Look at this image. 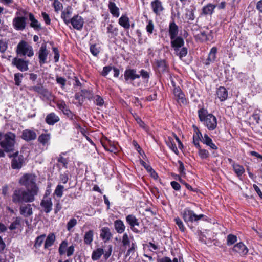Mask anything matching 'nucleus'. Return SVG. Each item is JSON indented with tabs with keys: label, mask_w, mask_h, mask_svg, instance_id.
<instances>
[{
	"label": "nucleus",
	"mask_w": 262,
	"mask_h": 262,
	"mask_svg": "<svg viewBox=\"0 0 262 262\" xmlns=\"http://www.w3.org/2000/svg\"><path fill=\"white\" fill-rule=\"evenodd\" d=\"M35 196L36 195L28 190L19 188L13 191L12 194V201L16 204L31 203L34 201Z\"/></svg>",
	"instance_id": "obj_1"
},
{
	"label": "nucleus",
	"mask_w": 262,
	"mask_h": 262,
	"mask_svg": "<svg viewBox=\"0 0 262 262\" xmlns=\"http://www.w3.org/2000/svg\"><path fill=\"white\" fill-rule=\"evenodd\" d=\"M15 138L16 136L12 132L0 133V146L5 152H10L14 150L16 143Z\"/></svg>",
	"instance_id": "obj_2"
},
{
	"label": "nucleus",
	"mask_w": 262,
	"mask_h": 262,
	"mask_svg": "<svg viewBox=\"0 0 262 262\" xmlns=\"http://www.w3.org/2000/svg\"><path fill=\"white\" fill-rule=\"evenodd\" d=\"M36 178L34 174L26 173L19 179V184L26 187L27 190L35 195H37L39 188L36 183Z\"/></svg>",
	"instance_id": "obj_3"
},
{
	"label": "nucleus",
	"mask_w": 262,
	"mask_h": 262,
	"mask_svg": "<svg viewBox=\"0 0 262 262\" xmlns=\"http://www.w3.org/2000/svg\"><path fill=\"white\" fill-rule=\"evenodd\" d=\"M198 116L200 121L209 130H213L216 128L217 119L213 115L208 114L207 110L202 108L198 110Z\"/></svg>",
	"instance_id": "obj_4"
},
{
	"label": "nucleus",
	"mask_w": 262,
	"mask_h": 262,
	"mask_svg": "<svg viewBox=\"0 0 262 262\" xmlns=\"http://www.w3.org/2000/svg\"><path fill=\"white\" fill-rule=\"evenodd\" d=\"M181 215L185 222L190 226V224L193 223H198L199 221L204 217L202 214H196L194 212L189 208H186L181 212Z\"/></svg>",
	"instance_id": "obj_5"
},
{
	"label": "nucleus",
	"mask_w": 262,
	"mask_h": 262,
	"mask_svg": "<svg viewBox=\"0 0 262 262\" xmlns=\"http://www.w3.org/2000/svg\"><path fill=\"white\" fill-rule=\"evenodd\" d=\"M16 52L19 56H27L31 57L34 55V51L32 47L27 41L21 40L17 46Z\"/></svg>",
	"instance_id": "obj_6"
},
{
	"label": "nucleus",
	"mask_w": 262,
	"mask_h": 262,
	"mask_svg": "<svg viewBox=\"0 0 262 262\" xmlns=\"http://www.w3.org/2000/svg\"><path fill=\"white\" fill-rule=\"evenodd\" d=\"M9 157L12 158L11 167L13 169H19L22 167L25 162V158L23 155L19 154L18 151L12 155H10Z\"/></svg>",
	"instance_id": "obj_7"
},
{
	"label": "nucleus",
	"mask_w": 262,
	"mask_h": 262,
	"mask_svg": "<svg viewBox=\"0 0 262 262\" xmlns=\"http://www.w3.org/2000/svg\"><path fill=\"white\" fill-rule=\"evenodd\" d=\"M27 18L24 16H16L12 21V25L16 30L23 31L27 25Z\"/></svg>",
	"instance_id": "obj_8"
},
{
	"label": "nucleus",
	"mask_w": 262,
	"mask_h": 262,
	"mask_svg": "<svg viewBox=\"0 0 262 262\" xmlns=\"http://www.w3.org/2000/svg\"><path fill=\"white\" fill-rule=\"evenodd\" d=\"M126 221L127 223L129 225L130 229L136 233H139L140 231L139 230L136 226H139L140 223L138 219L133 215L129 214L126 216Z\"/></svg>",
	"instance_id": "obj_9"
},
{
	"label": "nucleus",
	"mask_w": 262,
	"mask_h": 262,
	"mask_svg": "<svg viewBox=\"0 0 262 262\" xmlns=\"http://www.w3.org/2000/svg\"><path fill=\"white\" fill-rule=\"evenodd\" d=\"M28 60H25L17 57L13 58L12 62V64L15 66L21 72H25L28 70Z\"/></svg>",
	"instance_id": "obj_10"
},
{
	"label": "nucleus",
	"mask_w": 262,
	"mask_h": 262,
	"mask_svg": "<svg viewBox=\"0 0 262 262\" xmlns=\"http://www.w3.org/2000/svg\"><path fill=\"white\" fill-rule=\"evenodd\" d=\"M48 54L46 43H42L38 51L39 62L41 66L47 62Z\"/></svg>",
	"instance_id": "obj_11"
},
{
	"label": "nucleus",
	"mask_w": 262,
	"mask_h": 262,
	"mask_svg": "<svg viewBox=\"0 0 262 262\" xmlns=\"http://www.w3.org/2000/svg\"><path fill=\"white\" fill-rule=\"evenodd\" d=\"M57 106L58 108L62 111L63 113L67 116L71 120H74L75 118V115L68 108L66 102L63 101H59L57 103Z\"/></svg>",
	"instance_id": "obj_12"
},
{
	"label": "nucleus",
	"mask_w": 262,
	"mask_h": 262,
	"mask_svg": "<svg viewBox=\"0 0 262 262\" xmlns=\"http://www.w3.org/2000/svg\"><path fill=\"white\" fill-rule=\"evenodd\" d=\"M71 24L73 27L77 30H81L84 24V20L82 17L79 15H75L71 18Z\"/></svg>",
	"instance_id": "obj_13"
},
{
	"label": "nucleus",
	"mask_w": 262,
	"mask_h": 262,
	"mask_svg": "<svg viewBox=\"0 0 262 262\" xmlns=\"http://www.w3.org/2000/svg\"><path fill=\"white\" fill-rule=\"evenodd\" d=\"M32 205L30 204H25L21 205L19 207L20 214L23 216L27 217L33 214Z\"/></svg>",
	"instance_id": "obj_14"
},
{
	"label": "nucleus",
	"mask_w": 262,
	"mask_h": 262,
	"mask_svg": "<svg viewBox=\"0 0 262 262\" xmlns=\"http://www.w3.org/2000/svg\"><path fill=\"white\" fill-rule=\"evenodd\" d=\"M41 206L43 208L46 213H49L52 210V202L51 198L44 197L40 203Z\"/></svg>",
	"instance_id": "obj_15"
},
{
	"label": "nucleus",
	"mask_w": 262,
	"mask_h": 262,
	"mask_svg": "<svg viewBox=\"0 0 262 262\" xmlns=\"http://www.w3.org/2000/svg\"><path fill=\"white\" fill-rule=\"evenodd\" d=\"M151 7L153 12L157 15H159L164 10L162 3L159 0H154L152 1L151 2Z\"/></svg>",
	"instance_id": "obj_16"
},
{
	"label": "nucleus",
	"mask_w": 262,
	"mask_h": 262,
	"mask_svg": "<svg viewBox=\"0 0 262 262\" xmlns=\"http://www.w3.org/2000/svg\"><path fill=\"white\" fill-rule=\"evenodd\" d=\"M36 133L32 130L27 129L22 132L21 138L26 141L34 140L36 138Z\"/></svg>",
	"instance_id": "obj_17"
},
{
	"label": "nucleus",
	"mask_w": 262,
	"mask_h": 262,
	"mask_svg": "<svg viewBox=\"0 0 262 262\" xmlns=\"http://www.w3.org/2000/svg\"><path fill=\"white\" fill-rule=\"evenodd\" d=\"M72 14V9L71 7H68L62 11L61 17L66 24L68 25L70 24V21H71Z\"/></svg>",
	"instance_id": "obj_18"
},
{
	"label": "nucleus",
	"mask_w": 262,
	"mask_h": 262,
	"mask_svg": "<svg viewBox=\"0 0 262 262\" xmlns=\"http://www.w3.org/2000/svg\"><path fill=\"white\" fill-rule=\"evenodd\" d=\"M59 120V117L53 112L48 114L45 119L46 122L49 125H53Z\"/></svg>",
	"instance_id": "obj_19"
},
{
	"label": "nucleus",
	"mask_w": 262,
	"mask_h": 262,
	"mask_svg": "<svg viewBox=\"0 0 262 262\" xmlns=\"http://www.w3.org/2000/svg\"><path fill=\"white\" fill-rule=\"evenodd\" d=\"M173 94L176 99L179 103L182 104L186 103V100L185 97V95L179 88H175L174 89Z\"/></svg>",
	"instance_id": "obj_20"
},
{
	"label": "nucleus",
	"mask_w": 262,
	"mask_h": 262,
	"mask_svg": "<svg viewBox=\"0 0 262 262\" xmlns=\"http://www.w3.org/2000/svg\"><path fill=\"white\" fill-rule=\"evenodd\" d=\"M233 251L239 253L241 255H245L247 254L248 249L242 242H239L234 245Z\"/></svg>",
	"instance_id": "obj_21"
},
{
	"label": "nucleus",
	"mask_w": 262,
	"mask_h": 262,
	"mask_svg": "<svg viewBox=\"0 0 262 262\" xmlns=\"http://www.w3.org/2000/svg\"><path fill=\"white\" fill-rule=\"evenodd\" d=\"M140 75L136 73V70L134 69H128L124 72V79L126 81L128 80L132 81L134 80L136 78H139Z\"/></svg>",
	"instance_id": "obj_22"
},
{
	"label": "nucleus",
	"mask_w": 262,
	"mask_h": 262,
	"mask_svg": "<svg viewBox=\"0 0 262 262\" xmlns=\"http://www.w3.org/2000/svg\"><path fill=\"white\" fill-rule=\"evenodd\" d=\"M168 31L170 39H174L177 36L179 32V29L178 26L174 21L170 23Z\"/></svg>",
	"instance_id": "obj_23"
},
{
	"label": "nucleus",
	"mask_w": 262,
	"mask_h": 262,
	"mask_svg": "<svg viewBox=\"0 0 262 262\" xmlns=\"http://www.w3.org/2000/svg\"><path fill=\"white\" fill-rule=\"evenodd\" d=\"M29 20L30 21V26L33 28L34 30H39L41 29V25L38 21L35 18L34 15L29 13L28 14Z\"/></svg>",
	"instance_id": "obj_24"
},
{
	"label": "nucleus",
	"mask_w": 262,
	"mask_h": 262,
	"mask_svg": "<svg viewBox=\"0 0 262 262\" xmlns=\"http://www.w3.org/2000/svg\"><path fill=\"white\" fill-rule=\"evenodd\" d=\"M51 134L50 133L41 134L38 138V141L43 146L50 144Z\"/></svg>",
	"instance_id": "obj_25"
},
{
	"label": "nucleus",
	"mask_w": 262,
	"mask_h": 262,
	"mask_svg": "<svg viewBox=\"0 0 262 262\" xmlns=\"http://www.w3.org/2000/svg\"><path fill=\"white\" fill-rule=\"evenodd\" d=\"M100 236L105 242H106L111 239L112 236V234L109 228L103 227L101 230Z\"/></svg>",
	"instance_id": "obj_26"
},
{
	"label": "nucleus",
	"mask_w": 262,
	"mask_h": 262,
	"mask_svg": "<svg viewBox=\"0 0 262 262\" xmlns=\"http://www.w3.org/2000/svg\"><path fill=\"white\" fill-rule=\"evenodd\" d=\"M56 239V236L54 233H50L47 236L44 244V248L45 249H48L51 247L54 243Z\"/></svg>",
	"instance_id": "obj_27"
},
{
	"label": "nucleus",
	"mask_w": 262,
	"mask_h": 262,
	"mask_svg": "<svg viewBox=\"0 0 262 262\" xmlns=\"http://www.w3.org/2000/svg\"><path fill=\"white\" fill-rule=\"evenodd\" d=\"M216 94L221 101H225L228 96V92L225 88L220 86L217 90Z\"/></svg>",
	"instance_id": "obj_28"
},
{
	"label": "nucleus",
	"mask_w": 262,
	"mask_h": 262,
	"mask_svg": "<svg viewBox=\"0 0 262 262\" xmlns=\"http://www.w3.org/2000/svg\"><path fill=\"white\" fill-rule=\"evenodd\" d=\"M202 142L212 149H217V146L213 143L212 139L207 134H205L202 137Z\"/></svg>",
	"instance_id": "obj_29"
},
{
	"label": "nucleus",
	"mask_w": 262,
	"mask_h": 262,
	"mask_svg": "<svg viewBox=\"0 0 262 262\" xmlns=\"http://www.w3.org/2000/svg\"><path fill=\"white\" fill-rule=\"evenodd\" d=\"M216 6L215 5H213L211 3L208 4L207 5L203 7L202 9V13L206 15H211Z\"/></svg>",
	"instance_id": "obj_30"
},
{
	"label": "nucleus",
	"mask_w": 262,
	"mask_h": 262,
	"mask_svg": "<svg viewBox=\"0 0 262 262\" xmlns=\"http://www.w3.org/2000/svg\"><path fill=\"white\" fill-rule=\"evenodd\" d=\"M114 227L118 233H123L125 229V226L122 221L117 220L114 222Z\"/></svg>",
	"instance_id": "obj_31"
},
{
	"label": "nucleus",
	"mask_w": 262,
	"mask_h": 262,
	"mask_svg": "<svg viewBox=\"0 0 262 262\" xmlns=\"http://www.w3.org/2000/svg\"><path fill=\"white\" fill-rule=\"evenodd\" d=\"M217 49L215 47L211 48L207 59V61L205 62L206 65H208L210 62H213L216 58V53Z\"/></svg>",
	"instance_id": "obj_32"
},
{
	"label": "nucleus",
	"mask_w": 262,
	"mask_h": 262,
	"mask_svg": "<svg viewBox=\"0 0 262 262\" xmlns=\"http://www.w3.org/2000/svg\"><path fill=\"white\" fill-rule=\"evenodd\" d=\"M108 8L111 14L115 17H118L119 16V10L116 6L115 3L110 2L108 4Z\"/></svg>",
	"instance_id": "obj_33"
},
{
	"label": "nucleus",
	"mask_w": 262,
	"mask_h": 262,
	"mask_svg": "<svg viewBox=\"0 0 262 262\" xmlns=\"http://www.w3.org/2000/svg\"><path fill=\"white\" fill-rule=\"evenodd\" d=\"M171 45L172 47H182L184 45V41L182 37H176L174 39H171Z\"/></svg>",
	"instance_id": "obj_34"
},
{
	"label": "nucleus",
	"mask_w": 262,
	"mask_h": 262,
	"mask_svg": "<svg viewBox=\"0 0 262 262\" xmlns=\"http://www.w3.org/2000/svg\"><path fill=\"white\" fill-rule=\"evenodd\" d=\"M104 253V249L102 248H98L94 250L92 254V259L93 260H97L100 259Z\"/></svg>",
	"instance_id": "obj_35"
},
{
	"label": "nucleus",
	"mask_w": 262,
	"mask_h": 262,
	"mask_svg": "<svg viewBox=\"0 0 262 262\" xmlns=\"http://www.w3.org/2000/svg\"><path fill=\"white\" fill-rule=\"evenodd\" d=\"M232 167L235 173L237 174L238 177H241L245 172V169L243 166L239 165L237 163H233Z\"/></svg>",
	"instance_id": "obj_36"
},
{
	"label": "nucleus",
	"mask_w": 262,
	"mask_h": 262,
	"mask_svg": "<svg viewBox=\"0 0 262 262\" xmlns=\"http://www.w3.org/2000/svg\"><path fill=\"white\" fill-rule=\"evenodd\" d=\"M156 65L159 72H164L167 68V64L165 60H158L156 62Z\"/></svg>",
	"instance_id": "obj_37"
},
{
	"label": "nucleus",
	"mask_w": 262,
	"mask_h": 262,
	"mask_svg": "<svg viewBox=\"0 0 262 262\" xmlns=\"http://www.w3.org/2000/svg\"><path fill=\"white\" fill-rule=\"evenodd\" d=\"M166 142L167 146L172 150V151L178 155L179 154V151L172 138L169 137Z\"/></svg>",
	"instance_id": "obj_38"
},
{
	"label": "nucleus",
	"mask_w": 262,
	"mask_h": 262,
	"mask_svg": "<svg viewBox=\"0 0 262 262\" xmlns=\"http://www.w3.org/2000/svg\"><path fill=\"white\" fill-rule=\"evenodd\" d=\"M119 24L125 29H129L130 27L129 18L125 15L122 16L119 19Z\"/></svg>",
	"instance_id": "obj_39"
},
{
	"label": "nucleus",
	"mask_w": 262,
	"mask_h": 262,
	"mask_svg": "<svg viewBox=\"0 0 262 262\" xmlns=\"http://www.w3.org/2000/svg\"><path fill=\"white\" fill-rule=\"evenodd\" d=\"M93 230H89L85 232L84 236V243L86 245H90L93 240Z\"/></svg>",
	"instance_id": "obj_40"
},
{
	"label": "nucleus",
	"mask_w": 262,
	"mask_h": 262,
	"mask_svg": "<svg viewBox=\"0 0 262 262\" xmlns=\"http://www.w3.org/2000/svg\"><path fill=\"white\" fill-rule=\"evenodd\" d=\"M201 137H203L202 134L197 129V131H196L193 136V143L197 148H200V147L199 141L201 140Z\"/></svg>",
	"instance_id": "obj_41"
},
{
	"label": "nucleus",
	"mask_w": 262,
	"mask_h": 262,
	"mask_svg": "<svg viewBox=\"0 0 262 262\" xmlns=\"http://www.w3.org/2000/svg\"><path fill=\"white\" fill-rule=\"evenodd\" d=\"M13 221L11 223L9 227L10 230H13L17 229L20 225L21 219L20 217H16L13 218Z\"/></svg>",
	"instance_id": "obj_42"
},
{
	"label": "nucleus",
	"mask_w": 262,
	"mask_h": 262,
	"mask_svg": "<svg viewBox=\"0 0 262 262\" xmlns=\"http://www.w3.org/2000/svg\"><path fill=\"white\" fill-rule=\"evenodd\" d=\"M194 9L192 8L187 9L185 13V18L188 21H193L195 19V16L194 14Z\"/></svg>",
	"instance_id": "obj_43"
},
{
	"label": "nucleus",
	"mask_w": 262,
	"mask_h": 262,
	"mask_svg": "<svg viewBox=\"0 0 262 262\" xmlns=\"http://www.w3.org/2000/svg\"><path fill=\"white\" fill-rule=\"evenodd\" d=\"M45 237L46 235L45 234L37 236L35 241L34 247L36 248H40V246L42 245Z\"/></svg>",
	"instance_id": "obj_44"
},
{
	"label": "nucleus",
	"mask_w": 262,
	"mask_h": 262,
	"mask_svg": "<svg viewBox=\"0 0 262 262\" xmlns=\"http://www.w3.org/2000/svg\"><path fill=\"white\" fill-rule=\"evenodd\" d=\"M118 29L112 24L108 25L107 27V33L111 34L112 37L116 36L118 35Z\"/></svg>",
	"instance_id": "obj_45"
},
{
	"label": "nucleus",
	"mask_w": 262,
	"mask_h": 262,
	"mask_svg": "<svg viewBox=\"0 0 262 262\" xmlns=\"http://www.w3.org/2000/svg\"><path fill=\"white\" fill-rule=\"evenodd\" d=\"M66 153L62 152L59 155V157L57 158V161L59 163H61L63 165V166L65 167L66 168H67V166L68 164V160L67 159L64 158L63 157V155H65Z\"/></svg>",
	"instance_id": "obj_46"
},
{
	"label": "nucleus",
	"mask_w": 262,
	"mask_h": 262,
	"mask_svg": "<svg viewBox=\"0 0 262 262\" xmlns=\"http://www.w3.org/2000/svg\"><path fill=\"white\" fill-rule=\"evenodd\" d=\"M68 243L67 241H63L59 245L58 252L60 255H62L66 252V249L67 248Z\"/></svg>",
	"instance_id": "obj_47"
},
{
	"label": "nucleus",
	"mask_w": 262,
	"mask_h": 262,
	"mask_svg": "<svg viewBox=\"0 0 262 262\" xmlns=\"http://www.w3.org/2000/svg\"><path fill=\"white\" fill-rule=\"evenodd\" d=\"M195 39L199 40L201 42H204L207 41L208 38L205 32H201L200 34H198L195 36Z\"/></svg>",
	"instance_id": "obj_48"
},
{
	"label": "nucleus",
	"mask_w": 262,
	"mask_h": 262,
	"mask_svg": "<svg viewBox=\"0 0 262 262\" xmlns=\"http://www.w3.org/2000/svg\"><path fill=\"white\" fill-rule=\"evenodd\" d=\"M198 149H199V155L201 159H205L209 157V153L208 150L201 149V147H200V148Z\"/></svg>",
	"instance_id": "obj_49"
},
{
	"label": "nucleus",
	"mask_w": 262,
	"mask_h": 262,
	"mask_svg": "<svg viewBox=\"0 0 262 262\" xmlns=\"http://www.w3.org/2000/svg\"><path fill=\"white\" fill-rule=\"evenodd\" d=\"M174 221L180 230L182 232H184L186 230V228L181 219L179 217H177L174 219Z\"/></svg>",
	"instance_id": "obj_50"
},
{
	"label": "nucleus",
	"mask_w": 262,
	"mask_h": 262,
	"mask_svg": "<svg viewBox=\"0 0 262 262\" xmlns=\"http://www.w3.org/2000/svg\"><path fill=\"white\" fill-rule=\"evenodd\" d=\"M237 241L236 236L233 234H229L227 237V244L228 246L232 245Z\"/></svg>",
	"instance_id": "obj_51"
},
{
	"label": "nucleus",
	"mask_w": 262,
	"mask_h": 262,
	"mask_svg": "<svg viewBox=\"0 0 262 262\" xmlns=\"http://www.w3.org/2000/svg\"><path fill=\"white\" fill-rule=\"evenodd\" d=\"M63 189L64 186L63 185H58L55 190L54 194L60 198L62 196Z\"/></svg>",
	"instance_id": "obj_52"
},
{
	"label": "nucleus",
	"mask_w": 262,
	"mask_h": 262,
	"mask_svg": "<svg viewBox=\"0 0 262 262\" xmlns=\"http://www.w3.org/2000/svg\"><path fill=\"white\" fill-rule=\"evenodd\" d=\"M147 22L146 30L148 33L152 34L154 30V24L152 20H148Z\"/></svg>",
	"instance_id": "obj_53"
},
{
	"label": "nucleus",
	"mask_w": 262,
	"mask_h": 262,
	"mask_svg": "<svg viewBox=\"0 0 262 262\" xmlns=\"http://www.w3.org/2000/svg\"><path fill=\"white\" fill-rule=\"evenodd\" d=\"M23 77V74L20 73L14 74V81L15 85L19 86L21 83V79Z\"/></svg>",
	"instance_id": "obj_54"
},
{
	"label": "nucleus",
	"mask_w": 262,
	"mask_h": 262,
	"mask_svg": "<svg viewBox=\"0 0 262 262\" xmlns=\"http://www.w3.org/2000/svg\"><path fill=\"white\" fill-rule=\"evenodd\" d=\"M81 93H82V96L83 97L87 98L89 100L91 99L93 97L92 92L90 91L87 90L86 89L81 90Z\"/></svg>",
	"instance_id": "obj_55"
},
{
	"label": "nucleus",
	"mask_w": 262,
	"mask_h": 262,
	"mask_svg": "<svg viewBox=\"0 0 262 262\" xmlns=\"http://www.w3.org/2000/svg\"><path fill=\"white\" fill-rule=\"evenodd\" d=\"M77 220L74 218H72L68 222L67 225V229L68 231H70L73 227H74L77 224Z\"/></svg>",
	"instance_id": "obj_56"
},
{
	"label": "nucleus",
	"mask_w": 262,
	"mask_h": 262,
	"mask_svg": "<svg viewBox=\"0 0 262 262\" xmlns=\"http://www.w3.org/2000/svg\"><path fill=\"white\" fill-rule=\"evenodd\" d=\"M8 48V43L3 40H0V52L2 53H5Z\"/></svg>",
	"instance_id": "obj_57"
},
{
	"label": "nucleus",
	"mask_w": 262,
	"mask_h": 262,
	"mask_svg": "<svg viewBox=\"0 0 262 262\" xmlns=\"http://www.w3.org/2000/svg\"><path fill=\"white\" fill-rule=\"evenodd\" d=\"M56 80L57 83L60 85L61 88L63 89L64 88L66 83V79L65 78L57 76Z\"/></svg>",
	"instance_id": "obj_58"
},
{
	"label": "nucleus",
	"mask_w": 262,
	"mask_h": 262,
	"mask_svg": "<svg viewBox=\"0 0 262 262\" xmlns=\"http://www.w3.org/2000/svg\"><path fill=\"white\" fill-rule=\"evenodd\" d=\"M43 86L41 84H37L35 86H32L29 87L28 89L30 91H33L40 94L42 88Z\"/></svg>",
	"instance_id": "obj_59"
},
{
	"label": "nucleus",
	"mask_w": 262,
	"mask_h": 262,
	"mask_svg": "<svg viewBox=\"0 0 262 262\" xmlns=\"http://www.w3.org/2000/svg\"><path fill=\"white\" fill-rule=\"evenodd\" d=\"M94 102L95 104L99 106H102L104 104L103 99L99 95H96L95 97Z\"/></svg>",
	"instance_id": "obj_60"
},
{
	"label": "nucleus",
	"mask_w": 262,
	"mask_h": 262,
	"mask_svg": "<svg viewBox=\"0 0 262 262\" xmlns=\"http://www.w3.org/2000/svg\"><path fill=\"white\" fill-rule=\"evenodd\" d=\"M112 251V246L111 245H108L107 246V249L104 250V258L105 259H107L111 255Z\"/></svg>",
	"instance_id": "obj_61"
},
{
	"label": "nucleus",
	"mask_w": 262,
	"mask_h": 262,
	"mask_svg": "<svg viewBox=\"0 0 262 262\" xmlns=\"http://www.w3.org/2000/svg\"><path fill=\"white\" fill-rule=\"evenodd\" d=\"M122 243L123 246H126L130 244V241L127 233L123 234L122 237Z\"/></svg>",
	"instance_id": "obj_62"
},
{
	"label": "nucleus",
	"mask_w": 262,
	"mask_h": 262,
	"mask_svg": "<svg viewBox=\"0 0 262 262\" xmlns=\"http://www.w3.org/2000/svg\"><path fill=\"white\" fill-rule=\"evenodd\" d=\"M90 51L91 53L95 56H97L100 52L98 48H97L95 45L91 46Z\"/></svg>",
	"instance_id": "obj_63"
},
{
	"label": "nucleus",
	"mask_w": 262,
	"mask_h": 262,
	"mask_svg": "<svg viewBox=\"0 0 262 262\" xmlns=\"http://www.w3.org/2000/svg\"><path fill=\"white\" fill-rule=\"evenodd\" d=\"M53 7L56 12H58L62 7V4L58 0H55L53 3Z\"/></svg>",
	"instance_id": "obj_64"
}]
</instances>
